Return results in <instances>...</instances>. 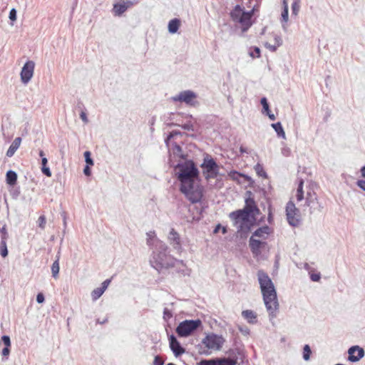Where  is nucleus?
I'll return each mask as SVG.
<instances>
[{"mask_svg":"<svg viewBox=\"0 0 365 365\" xmlns=\"http://www.w3.org/2000/svg\"><path fill=\"white\" fill-rule=\"evenodd\" d=\"M171 150H172V153L175 156H178V157H180V158H183V155L182 153V148L181 147L178 145L177 143H174L173 145V147L171 148Z\"/></svg>","mask_w":365,"mask_h":365,"instance_id":"2f4dec72","label":"nucleus"},{"mask_svg":"<svg viewBox=\"0 0 365 365\" xmlns=\"http://www.w3.org/2000/svg\"><path fill=\"white\" fill-rule=\"evenodd\" d=\"M16 10L15 9H11L9 11V19L11 21H14L16 20Z\"/></svg>","mask_w":365,"mask_h":365,"instance_id":"79ce46f5","label":"nucleus"},{"mask_svg":"<svg viewBox=\"0 0 365 365\" xmlns=\"http://www.w3.org/2000/svg\"><path fill=\"white\" fill-rule=\"evenodd\" d=\"M250 56L253 58H259L260 57V49L258 47L251 48L249 51Z\"/></svg>","mask_w":365,"mask_h":365,"instance_id":"f704fd0d","label":"nucleus"},{"mask_svg":"<svg viewBox=\"0 0 365 365\" xmlns=\"http://www.w3.org/2000/svg\"><path fill=\"white\" fill-rule=\"evenodd\" d=\"M271 125L277 133V135L279 138H282L283 139L286 138V135L284 128H282V125L280 122L272 123Z\"/></svg>","mask_w":365,"mask_h":365,"instance_id":"393cba45","label":"nucleus"},{"mask_svg":"<svg viewBox=\"0 0 365 365\" xmlns=\"http://www.w3.org/2000/svg\"><path fill=\"white\" fill-rule=\"evenodd\" d=\"M1 340H2L3 343L4 344L5 346H11V340H10V337L9 336L4 335L1 337Z\"/></svg>","mask_w":365,"mask_h":365,"instance_id":"c03bdc74","label":"nucleus"},{"mask_svg":"<svg viewBox=\"0 0 365 365\" xmlns=\"http://www.w3.org/2000/svg\"><path fill=\"white\" fill-rule=\"evenodd\" d=\"M0 255L3 257H6L8 255V250H7V246H6V243L5 241H1V242Z\"/></svg>","mask_w":365,"mask_h":365,"instance_id":"e433bc0d","label":"nucleus"},{"mask_svg":"<svg viewBox=\"0 0 365 365\" xmlns=\"http://www.w3.org/2000/svg\"><path fill=\"white\" fill-rule=\"evenodd\" d=\"M90 165H86L83 169V173L85 174V175L86 176H90L91 174V169H90Z\"/></svg>","mask_w":365,"mask_h":365,"instance_id":"4d7b16f0","label":"nucleus"},{"mask_svg":"<svg viewBox=\"0 0 365 365\" xmlns=\"http://www.w3.org/2000/svg\"><path fill=\"white\" fill-rule=\"evenodd\" d=\"M267 245L266 242L257 240L253 236L250 238L249 246L255 256H259L261 255V249Z\"/></svg>","mask_w":365,"mask_h":365,"instance_id":"ddd939ff","label":"nucleus"},{"mask_svg":"<svg viewBox=\"0 0 365 365\" xmlns=\"http://www.w3.org/2000/svg\"><path fill=\"white\" fill-rule=\"evenodd\" d=\"M240 151H241V153H245L246 150L243 147H241L240 148Z\"/></svg>","mask_w":365,"mask_h":365,"instance_id":"774afa93","label":"nucleus"},{"mask_svg":"<svg viewBox=\"0 0 365 365\" xmlns=\"http://www.w3.org/2000/svg\"><path fill=\"white\" fill-rule=\"evenodd\" d=\"M103 293L104 291L101 287H97L94 289L91 292L92 299L93 301H96L103 295Z\"/></svg>","mask_w":365,"mask_h":365,"instance_id":"c85d7f7f","label":"nucleus"},{"mask_svg":"<svg viewBox=\"0 0 365 365\" xmlns=\"http://www.w3.org/2000/svg\"><path fill=\"white\" fill-rule=\"evenodd\" d=\"M84 157H85V161L88 165H93V160L91 158V152L90 151H86L84 153Z\"/></svg>","mask_w":365,"mask_h":365,"instance_id":"4c0bfd02","label":"nucleus"},{"mask_svg":"<svg viewBox=\"0 0 365 365\" xmlns=\"http://www.w3.org/2000/svg\"><path fill=\"white\" fill-rule=\"evenodd\" d=\"M274 41H275V45H277L278 47H279L282 43V38L278 36H276L274 37Z\"/></svg>","mask_w":365,"mask_h":365,"instance_id":"13d9d810","label":"nucleus"},{"mask_svg":"<svg viewBox=\"0 0 365 365\" xmlns=\"http://www.w3.org/2000/svg\"><path fill=\"white\" fill-rule=\"evenodd\" d=\"M286 216L287 222L291 226L297 227L299 225V210L296 207L292 201L288 202L286 205Z\"/></svg>","mask_w":365,"mask_h":365,"instance_id":"1a4fd4ad","label":"nucleus"},{"mask_svg":"<svg viewBox=\"0 0 365 365\" xmlns=\"http://www.w3.org/2000/svg\"><path fill=\"white\" fill-rule=\"evenodd\" d=\"M180 126L185 130H188V131H195V125L191 121H188L182 125H180Z\"/></svg>","mask_w":365,"mask_h":365,"instance_id":"c9c22d12","label":"nucleus"},{"mask_svg":"<svg viewBox=\"0 0 365 365\" xmlns=\"http://www.w3.org/2000/svg\"><path fill=\"white\" fill-rule=\"evenodd\" d=\"M285 6H286V8H287L289 9L287 0H283V9L285 8Z\"/></svg>","mask_w":365,"mask_h":365,"instance_id":"e2e57ef3","label":"nucleus"},{"mask_svg":"<svg viewBox=\"0 0 365 365\" xmlns=\"http://www.w3.org/2000/svg\"><path fill=\"white\" fill-rule=\"evenodd\" d=\"M110 283V279H106L101 284V286L100 287L105 292L106 290V289L108 288Z\"/></svg>","mask_w":365,"mask_h":365,"instance_id":"09e8293b","label":"nucleus"},{"mask_svg":"<svg viewBox=\"0 0 365 365\" xmlns=\"http://www.w3.org/2000/svg\"><path fill=\"white\" fill-rule=\"evenodd\" d=\"M146 236V244L152 250L149 260L150 266L158 272L174 267L178 260L169 255L168 246L157 237L155 232L150 231Z\"/></svg>","mask_w":365,"mask_h":365,"instance_id":"f03ea898","label":"nucleus"},{"mask_svg":"<svg viewBox=\"0 0 365 365\" xmlns=\"http://www.w3.org/2000/svg\"><path fill=\"white\" fill-rule=\"evenodd\" d=\"M288 14H289V9L287 8L283 9V11L281 14V22L282 29L286 31L287 30V23L288 21Z\"/></svg>","mask_w":365,"mask_h":365,"instance_id":"bb28decb","label":"nucleus"},{"mask_svg":"<svg viewBox=\"0 0 365 365\" xmlns=\"http://www.w3.org/2000/svg\"><path fill=\"white\" fill-rule=\"evenodd\" d=\"M310 278L313 282H319L321 279L320 273H312L310 274Z\"/></svg>","mask_w":365,"mask_h":365,"instance_id":"a18cd8bd","label":"nucleus"},{"mask_svg":"<svg viewBox=\"0 0 365 365\" xmlns=\"http://www.w3.org/2000/svg\"><path fill=\"white\" fill-rule=\"evenodd\" d=\"M242 316L250 324H255L257 322V315L252 310L247 309L242 311Z\"/></svg>","mask_w":365,"mask_h":365,"instance_id":"aec40b11","label":"nucleus"},{"mask_svg":"<svg viewBox=\"0 0 365 365\" xmlns=\"http://www.w3.org/2000/svg\"><path fill=\"white\" fill-rule=\"evenodd\" d=\"M203 170V174L206 180L215 178L219 174V166L215 160L208 154L204 157L203 162L201 164Z\"/></svg>","mask_w":365,"mask_h":365,"instance_id":"0eeeda50","label":"nucleus"},{"mask_svg":"<svg viewBox=\"0 0 365 365\" xmlns=\"http://www.w3.org/2000/svg\"><path fill=\"white\" fill-rule=\"evenodd\" d=\"M163 364H164V360L160 356H155L154 361H153V365H163Z\"/></svg>","mask_w":365,"mask_h":365,"instance_id":"37998d69","label":"nucleus"},{"mask_svg":"<svg viewBox=\"0 0 365 365\" xmlns=\"http://www.w3.org/2000/svg\"><path fill=\"white\" fill-rule=\"evenodd\" d=\"M46 223V220L44 215H41L38 219V227L43 230Z\"/></svg>","mask_w":365,"mask_h":365,"instance_id":"58836bf2","label":"nucleus"},{"mask_svg":"<svg viewBox=\"0 0 365 365\" xmlns=\"http://www.w3.org/2000/svg\"><path fill=\"white\" fill-rule=\"evenodd\" d=\"M181 24V21L179 19L175 18L171 19L168 22V29L170 34H175L178 32Z\"/></svg>","mask_w":365,"mask_h":365,"instance_id":"5701e85b","label":"nucleus"},{"mask_svg":"<svg viewBox=\"0 0 365 365\" xmlns=\"http://www.w3.org/2000/svg\"><path fill=\"white\" fill-rule=\"evenodd\" d=\"M252 215L243 209L237 210L230 213L229 217L237 228V232L246 234L250 229V218Z\"/></svg>","mask_w":365,"mask_h":365,"instance_id":"20e7f679","label":"nucleus"},{"mask_svg":"<svg viewBox=\"0 0 365 365\" xmlns=\"http://www.w3.org/2000/svg\"><path fill=\"white\" fill-rule=\"evenodd\" d=\"M41 172L43 173V174H44L47 177L51 176V172L48 167L41 168Z\"/></svg>","mask_w":365,"mask_h":365,"instance_id":"49530a36","label":"nucleus"},{"mask_svg":"<svg viewBox=\"0 0 365 365\" xmlns=\"http://www.w3.org/2000/svg\"><path fill=\"white\" fill-rule=\"evenodd\" d=\"M174 102L184 103L187 106L196 107L199 106L197 95L191 90H185L172 97Z\"/></svg>","mask_w":365,"mask_h":365,"instance_id":"6e6552de","label":"nucleus"},{"mask_svg":"<svg viewBox=\"0 0 365 365\" xmlns=\"http://www.w3.org/2000/svg\"><path fill=\"white\" fill-rule=\"evenodd\" d=\"M253 14V9L245 11L239 5H237L230 14L232 20L240 25L242 32L247 31L252 25Z\"/></svg>","mask_w":365,"mask_h":365,"instance_id":"39448f33","label":"nucleus"},{"mask_svg":"<svg viewBox=\"0 0 365 365\" xmlns=\"http://www.w3.org/2000/svg\"><path fill=\"white\" fill-rule=\"evenodd\" d=\"M173 317V314L170 309L165 308L163 310V319L168 320Z\"/></svg>","mask_w":365,"mask_h":365,"instance_id":"ea45409f","label":"nucleus"},{"mask_svg":"<svg viewBox=\"0 0 365 365\" xmlns=\"http://www.w3.org/2000/svg\"><path fill=\"white\" fill-rule=\"evenodd\" d=\"M21 142V138L20 137L16 138L14 141L11 143V145L9 146L8 150L6 151V156L7 157H12L17 149L19 148Z\"/></svg>","mask_w":365,"mask_h":365,"instance_id":"412c9836","label":"nucleus"},{"mask_svg":"<svg viewBox=\"0 0 365 365\" xmlns=\"http://www.w3.org/2000/svg\"><path fill=\"white\" fill-rule=\"evenodd\" d=\"M180 132H179V131H172L171 133H170V134L165 139V143H166L167 145L169 146V141L170 140L171 138H173L175 135H180Z\"/></svg>","mask_w":365,"mask_h":365,"instance_id":"a19ab883","label":"nucleus"},{"mask_svg":"<svg viewBox=\"0 0 365 365\" xmlns=\"http://www.w3.org/2000/svg\"><path fill=\"white\" fill-rule=\"evenodd\" d=\"M131 1L116 3L113 5V12L115 16H121L131 5Z\"/></svg>","mask_w":365,"mask_h":365,"instance_id":"dca6fc26","label":"nucleus"},{"mask_svg":"<svg viewBox=\"0 0 365 365\" xmlns=\"http://www.w3.org/2000/svg\"><path fill=\"white\" fill-rule=\"evenodd\" d=\"M59 263L58 259L53 262L51 266V272L53 278L56 279L59 273Z\"/></svg>","mask_w":365,"mask_h":365,"instance_id":"7c9ffc66","label":"nucleus"},{"mask_svg":"<svg viewBox=\"0 0 365 365\" xmlns=\"http://www.w3.org/2000/svg\"><path fill=\"white\" fill-rule=\"evenodd\" d=\"M168 240L175 249H178L180 247V240L178 233L174 230L171 229L168 235Z\"/></svg>","mask_w":365,"mask_h":365,"instance_id":"6ab92c4d","label":"nucleus"},{"mask_svg":"<svg viewBox=\"0 0 365 365\" xmlns=\"http://www.w3.org/2000/svg\"><path fill=\"white\" fill-rule=\"evenodd\" d=\"M17 174L13 170H9L6 175V183L9 185H14L16 183Z\"/></svg>","mask_w":365,"mask_h":365,"instance_id":"b1692460","label":"nucleus"},{"mask_svg":"<svg viewBox=\"0 0 365 365\" xmlns=\"http://www.w3.org/2000/svg\"><path fill=\"white\" fill-rule=\"evenodd\" d=\"M169 344L170 349L175 356H179L185 352V349L181 346L177 338L173 334L169 336Z\"/></svg>","mask_w":365,"mask_h":365,"instance_id":"4468645a","label":"nucleus"},{"mask_svg":"<svg viewBox=\"0 0 365 365\" xmlns=\"http://www.w3.org/2000/svg\"><path fill=\"white\" fill-rule=\"evenodd\" d=\"M240 175V174L237 171H232L229 173V176L233 180H237Z\"/></svg>","mask_w":365,"mask_h":365,"instance_id":"3c124183","label":"nucleus"},{"mask_svg":"<svg viewBox=\"0 0 365 365\" xmlns=\"http://www.w3.org/2000/svg\"><path fill=\"white\" fill-rule=\"evenodd\" d=\"M9 347H10V346H5V347L2 349V351H1V354H2V356H7L9 354V353H10Z\"/></svg>","mask_w":365,"mask_h":365,"instance_id":"6e6d98bb","label":"nucleus"},{"mask_svg":"<svg viewBox=\"0 0 365 365\" xmlns=\"http://www.w3.org/2000/svg\"><path fill=\"white\" fill-rule=\"evenodd\" d=\"M220 228H221V225H217L216 227L214 230V233H217Z\"/></svg>","mask_w":365,"mask_h":365,"instance_id":"0e129e2a","label":"nucleus"},{"mask_svg":"<svg viewBox=\"0 0 365 365\" xmlns=\"http://www.w3.org/2000/svg\"><path fill=\"white\" fill-rule=\"evenodd\" d=\"M237 361L231 359H220L216 360H202L200 365H235Z\"/></svg>","mask_w":365,"mask_h":365,"instance_id":"2eb2a0df","label":"nucleus"},{"mask_svg":"<svg viewBox=\"0 0 365 365\" xmlns=\"http://www.w3.org/2000/svg\"><path fill=\"white\" fill-rule=\"evenodd\" d=\"M312 351L310 346L308 344L304 345L303 348V359L305 361L309 360Z\"/></svg>","mask_w":365,"mask_h":365,"instance_id":"473e14b6","label":"nucleus"},{"mask_svg":"<svg viewBox=\"0 0 365 365\" xmlns=\"http://www.w3.org/2000/svg\"><path fill=\"white\" fill-rule=\"evenodd\" d=\"M225 339L217 334H210L206 336L202 341V345L210 350H220L223 344Z\"/></svg>","mask_w":365,"mask_h":365,"instance_id":"9d476101","label":"nucleus"},{"mask_svg":"<svg viewBox=\"0 0 365 365\" xmlns=\"http://www.w3.org/2000/svg\"><path fill=\"white\" fill-rule=\"evenodd\" d=\"M265 46L269 48L271 51L274 52L277 51L278 46L277 45H271L268 43H265Z\"/></svg>","mask_w":365,"mask_h":365,"instance_id":"864d4df0","label":"nucleus"},{"mask_svg":"<svg viewBox=\"0 0 365 365\" xmlns=\"http://www.w3.org/2000/svg\"><path fill=\"white\" fill-rule=\"evenodd\" d=\"M180 190L192 203H197L203 197V188L198 182L199 170L192 160L178 163L175 168Z\"/></svg>","mask_w":365,"mask_h":365,"instance_id":"f257e3e1","label":"nucleus"},{"mask_svg":"<svg viewBox=\"0 0 365 365\" xmlns=\"http://www.w3.org/2000/svg\"><path fill=\"white\" fill-rule=\"evenodd\" d=\"M257 279L267 311L272 318L275 317L279 303L274 285L268 274L262 270L257 272Z\"/></svg>","mask_w":365,"mask_h":365,"instance_id":"7ed1b4c3","label":"nucleus"},{"mask_svg":"<svg viewBox=\"0 0 365 365\" xmlns=\"http://www.w3.org/2000/svg\"><path fill=\"white\" fill-rule=\"evenodd\" d=\"M255 170L257 173V174L259 175V176H261V177H264V178H267V173L263 169V167L262 165L257 163L255 166Z\"/></svg>","mask_w":365,"mask_h":365,"instance_id":"72a5a7b5","label":"nucleus"},{"mask_svg":"<svg viewBox=\"0 0 365 365\" xmlns=\"http://www.w3.org/2000/svg\"><path fill=\"white\" fill-rule=\"evenodd\" d=\"M200 327L202 322L200 319L185 320L178 324L175 331L180 337H187Z\"/></svg>","mask_w":365,"mask_h":365,"instance_id":"423d86ee","label":"nucleus"},{"mask_svg":"<svg viewBox=\"0 0 365 365\" xmlns=\"http://www.w3.org/2000/svg\"><path fill=\"white\" fill-rule=\"evenodd\" d=\"M107 321H108V319H104L103 321H102V320H100V319H97L96 322H97L98 324H105Z\"/></svg>","mask_w":365,"mask_h":365,"instance_id":"052dcab7","label":"nucleus"},{"mask_svg":"<svg viewBox=\"0 0 365 365\" xmlns=\"http://www.w3.org/2000/svg\"><path fill=\"white\" fill-rule=\"evenodd\" d=\"M239 330L244 335H248L250 334V329L247 327H240Z\"/></svg>","mask_w":365,"mask_h":365,"instance_id":"5fc2aeb1","label":"nucleus"},{"mask_svg":"<svg viewBox=\"0 0 365 365\" xmlns=\"http://www.w3.org/2000/svg\"><path fill=\"white\" fill-rule=\"evenodd\" d=\"M39 156L42 158L43 157H46L44 152L43 150L39 151Z\"/></svg>","mask_w":365,"mask_h":365,"instance_id":"69168bd1","label":"nucleus"},{"mask_svg":"<svg viewBox=\"0 0 365 365\" xmlns=\"http://www.w3.org/2000/svg\"><path fill=\"white\" fill-rule=\"evenodd\" d=\"M348 360L349 361L357 362L364 356L365 351L363 348L355 345L348 349Z\"/></svg>","mask_w":365,"mask_h":365,"instance_id":"f8f14e48","label":"nucleus"},{"mask_svg":"<svg viewBox=\"0 0 365 365\" xmlns=\"http://www.w3.org/2000/svg\"><path fill=\"white\" fill-rule=\"evenodd\" d=\"M271 231L272 230L269 226L264 225L257 229L253 232L252 236H253V237H257L263 240H266L269 235L271 233Z\"/></svg>","mask_w":365,"mask_h":365,"instance_id":"a211bd4d","label":"nucleus"},{"mask_svg":"<svg viewBox=\"0 0 365 365\" xmlns=\"http://www.w3.org/2000/svg\"><path fill=\"white\" fill-rule=\"evenodd\" d=\"M315 200H317L315 193L307 192V196L305 197V205H307V207L312 206V204Z\"/></svg>","mask_w":365,"mask_h":365,"instance_id":"cd10ccee","label":"nucleus"},{"mask_svg":"<svg viewBox=\"0 0 365 365\" xmlns=\"http://www.w3.org/2000/svg\"><path fill=\"white\" fill-rule=\"evenodd\" d=\"M35 63L32 61L25 63L21 71V80L24 84H27L33 77Z\"/></svg>","mask_w":365,"mask_h":365,"instance_id":"9b49d317","label":"nucleus"},{"mask_svg":"<svg viewBox=\"0 0 365 365\" xmlns=\"http://www.w3.org/2000/svg\"><path fill=\"white\" fill-rule=\"evenodd\" d=\"M243 210H245L249 213L253 215L255 214H258L259 211L255 204L254 198L251 197L250 196L245 199V205Z\"/></svg>","mask_w":365,"mask_h":365,"instance_id":"f3484780","label":"nucleus"},{"mask_svg":"<svg viewBox=\"0 0 365 365\" xmlns=\"http://www.w3.org/2000/svg\"><path fill=\"white\" fill-rule=\"evenodd\" d=\"M45 301V297L43 293H38L36 296V302L38 304H41Z\"/></svg>","mask_w":365,"mask_h":365,"instance_id":"de8ad7c7","label":"nucleus"},{"mask_svg":"<svg viewBox=\"0 0 365 365\" xmlns=\"http://www.w3.org/2000/svg\"><path fill=\"white\" fill-rule=\"evenodd\" d=\"M361 176L365 178V165L361 168Z\"/></svg>","mask_w":365,"mask_h":365,"instance_id":"bf43d9fd","label":"nucleus"},{"mask_svg":"<svg viewBox=\"0 0 365 365\" xmlns=\"http://www.w3.org/2000/svg\"><path fill=\"white\" fill-rule=\"evenodd\" d=\"M48 160L46 157H43L41 158V164H47Z\"/></svg>","mask_w":365,"mask_h":365,"instance_id":"680f3d73","label":"nucleus"},{"mask_svg":"<svg viewBox=\"0 0 365 365\" xmlns=\"http://www.w3.org/2000/svg\"><path fill=\"white\" fill-rule=\"evenodd\" d=\"M356 185L358 187H359L361 190L365 191V180H359L356 182Z\"/></svg>","mask_w":365,"mask_h":365,"instance_id":"8fccbe9b","label":"nucleus"},{"mask_svg":"<svg viewBox=\"0 0 365 365\" xmlns=\"http://www.w3.org/2000/svg\"><path fill=\"white\" fill-rule=\"evenodd\" d=\"M300 9V0H294L292 4V15L297 16Z\"/></svg>","mask_w":365,"mask_h":365,"instance_id":"c756f323","label":"nucleus"},{"mask_svg":"<svg viewBox=\"0 0 365 365\" xmlns=\"http://www.w3.org/2000/svg\"><path fill=\"white\" fill-rule=\"evenodd\" d=\"M304 180L301 179L299 182V185L297 189L296 198L297 202H301L304 199V190H303Z\"/></svg>","mask_w":365,"mask_h":365,"instance_id":"a878e982","label":"nucleus"},{"mask_svg":"<svg viewBox=\"0 0 365 365\" xmlns=\"http://www.w3.org/2000/svg\"><path fill=\"white\" fill-rule=\"evenodd\" d=\"M222 233H223V234H225V233L227 232V229H226V227H222Z\"/></svg>","mask_w":365,"mask_h":365,"instance_id":"338daca9","label":"nucleus"},{"mask_svg":"<svg viewBox=\"0 0 365 365\" xmlns=\"http://www.w3.org/2000/svg\"><path fill=\"white\" fill-rule=\"evenodd\" d=\"M260 103L262 106V113L267 115L270 120H274L276 118L275 115L273 113H272L269 110V106L267 98H262L260 100Z\"/></svg>","mask_w":365,"mask_h":365,"instance_id":"4be33fe9","label":"nucleus"},{"mask_svg":"<svg viewBox=\"0 0 365 365\" xmlns=\"http://www.w3.org/2000/svg\"><path fill=\"white\" fill-rule=\"evenodd\" d=\"M80 118L85 123H88V117H87V115L86 113L84 112V111H82L81 113H80Z\"/></svg>","mask_w":365,"mask_h":365,"instance_id":"603ef678","label":"nucleus"}]
</instances>
